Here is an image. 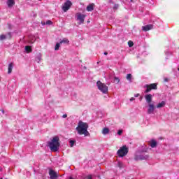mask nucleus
<instances>
[{"mask_svg":"<svg viewBox=\"0 0 179 179\" xmlns=\"http://www.w3.org/2000/svg\"><path fill=\"white\" fill-rule=\"evenodd\" d=\"M7 5L8 8H12L15 5V0H8Z\"/></svg>","mask_w":179,"mask_h":179,"instance_id":"nucleus-15","label":"nucleus"},{"mask_svg":"<svg viewBox=\"0 0 179 179\" xmlns=\"http://www.w3.org/2000/svg\"><path fill=\"white\" fill-rule=\"evenodd\" d=\"M117 135H119V136L122 135V130H118Z\"/></svg>","mask_w":179,"mask_h":179,"instance_id":"nucleus-30","label":"nucleus"},{"mask_svg":"<svg viewBox=\"0 0 179 179\" xmlns=\"http://www.w3.org/2000/svg\"><path fill=\"white\" fill-rule=\"evenodd\" d=\"M12 69H13V63H10L8 66V73H12Z\"/></svg>","mask_w":179,"mask_h":179,"instance_id":"nucleus-16","label":"nucleus"},{"mask_svg":"<svg viewBox=\"0 0 179 179\" xmlns=\"http://www.w3.org/2000/svg\"><path fill=\"white\" fill-rule=\"evenodd\" d=\"M2 113H3H3H5V111H4V110H2Z\"/></svg>","mask_w":179,"mask_h":179,"instance_id":"nucleus-38","label":"nucleus"},{"mask_svg":"<svg viewBox=\"0 0 179 179\" xmlns=\"http://www.w3.org/2000/svg\"><path fill=\"white\" fill-rule=\"evenodd\" d=\"M87 179H93V176L92 175H89L87 176Z\"/></svg>","mask_w":179,"mask_h":179,"instance_id":"nucleus-32","label":"nucleus"},{"mask_svg":"<svg viewBox=\"0 0 179 179\" xmlns=\"http://www.w3.org/2000/svg\"><path fill=\"white\" fill-rule=\"evenodd\" d=\"M64 43V44H69V40H68L67 38H63L61 41H60V44H62V43Z\"/></svg>","mask_w":179,"mask_h":179,"instance_id":"nucleus-22","label":"nucleus"},{"mask_svg":"<svg viewBox=\"0 0 179 179\" xmlns=\"http://www.w3.org/2000/svg\"><path fill=\"white\" fill-rule=\"evenodd\" d=\"M134 100H135V98H134V97H131V98L130 99V101H134Z\"/></svg>","mask_w":179,"mask_h":179,"instance_id":"nucleus-35","label":"nucleus"},{"mask_svg":"<svg viewBox=\"0 0 179 179\" xmlns=\"http://www.w3.org/2000/svg\"><path fill=\"white\" fill-rule=\"evenodd\" d=\"M165 54H166V57L171 55V53L170 52H165Z\"/></svg>","mask_w":179,"mask_h":179,"instance_id":"nucleus-31","label":"nucleus"},{"mask_svg":"<svg viewBox=\"0 0 179 179\" xmlns=\"http://www.w3.org/2000/svg\"><path fill=\"white\" fill-rule=\"evenodd\" d=\"M36 62H40V61H41V54H39L37 57H36Z\"/></svg>","mask_w":179,"mask_h":179,"instance_id":"nucleus-26","label":"nucleus"},{"mask_svg":"<svg viewBox=\"0 0 179 179\" xmlns=\"http://www.w3.org/2000/svg\"><path fill=\"white\" fill-rule=\"evenodd\" d=\"M145 99L148 104H150V103H152V99H153V96L150 94H148L145 96Z\"/></svg>","mask_w":179,"mask_h":179,"instance_id":"nucleus-11","label":"nucleus"},{"mask_svg":"<svg viewBox=\"0 0 179 179\" xmlns=\"http://www.w3.org/2000/svg\"><path fill=\"white\" fill-rule=\"evenodd\" d=\"M117 167H119V169H124V167H125V166L124 165V163H122L121 161H118L117 162Z\"/></svg>","mask_w":179,"mask_h":179,"instance_id":"nucleus-21","label":"nucleus"},{"mask_svg":"<svg viewBox=\"0 0 179 179\" xmlns=\"http://www.w3.org/2000/svg\"><path fill=\"white\" fill-rule=\"evenodd\" d=\"M76 142V141H73V140H71V141H69L71 148H73V146H74Z\"/></svg>","mask_w":179,"mask_h":179,"instance_id":"nucleus-27","label":"nucleus"},{"mask_svg":"<svg viewBox=\"0 0 179 179\" xmlns=\"http://www.w3.org/2000/svg\"><path fill=\"white\" fill-rule=\"evenodd\" d=\"M128 44H129V47H132L134 45V43L132 41H129Z\"/></svg>","mask_w":179,"mask_h":179,"instance_id":"nucleus-29","label":"nucleus"},{"mask_svg":"<svg viewBox=\"0 0 179 179\" xmlns=\"http://www.w3.org/2000/svg\"><path fill=\"white\" fill-rule=\"evenodd\" d=\"M155 113V105L148 103V114H153Z\"/></svg>","mask_w":179,"mask_h":179,"instance_id":"nucleus-9","label":"nucleus"},{"mask_svg":"<svg viewBox=\"0 0 179 179\" xmlns=\"http://www.w3.org/2000/svg\"><path fill=\"white\" fill-rule=\"evenodd\" d=\"M94 8L93 7V4H90L89 6H87V12H92Z\"/></svg>","mask_w":179,"mask_h":179,"instance_id":"nucleus-20","label":"nucleus"},{"mask_svg":"<svg viewBox=\"0 0 179 179\" xmlns=\"http://www.w3.org/2000/svg\"><path fill=\"white\" fill-rule=\"evenodd\" d=\"M103 54L104 55H107L108 53L107 52H105Z\"/></svg>","mask_w":179,"mask_h":179,"instance_id":"nucleus-36","label":"nucleus"},{"mask_svg":"<svg viewBox=\"0 0 179 179\" xmlns=\"http://www.w3.org/2000/svg\"><path fill=\"white\" fill-rule=\"evenodd\" d=\"M178 71H179V66H178Z\"/></svg>","mask_w":179,"mask_h":179,"instance_id":"nucleus-39","label":"nucleus"},{"mask_svg":"<svg viewBox=\"0 0 179 179\" xmlns=\"http://www.w3.org/2000/svg\"><path fill=\"white\" fill-rule=\"evenodd\" d=\"M43 24H52V22L51 20H48V21H46L45 23H44Z\"/></svg>","mask_w":179,"mask_h":179,"instance_id":"nucleus-28","label":"nucleus"},{"mask_svg":"<svg viewBox=\"0 0 179 179\" xmlns=\"http://www.w3.org/2000/svg\"><path fill=\"white\" fill-rule=\"evenodd\" d=\"M87 128H89V124L87 122H83L82 121L78 122V124L76 128V131H77L78 135H84L85 136H90V133L87 131Z\"/></svg>","mask_w":179,"mask_h":179,"instance_id":"nucleus-1","label":"nucleus"},{"mask_svg":"<svg viewBox=\"0 0 179 179\" xmlns=\"http://www.w3.org/2000/svg\"><path fill=\"white\" fill-rule=\"evenodd\" d=\"M120 78L115 76L114 77V83H115L116 85H118V83H120Z\"/></svg>","mask_w":179,"mask_h":179,"instance_id":"nucleus-23","label":"nucleus"},{"mask_svg":"<svg viewBox=\"0 0 179 179\" xmlns=\"http://www.w3.org/2000/svg\"><path fill=\"white\" fill-rule=\"evenodd\" d=\"M25 51L27 52H31V48L30 46H25Z\"/></svg>","mask_w":179,"mask_h":179,"instance_id":"nucleus-25","label":"nucleus"},{"mask_svg":"<svg viewBox=\"0 0 179 179\" xmlns=\"http://www.w3.org/2000/svg\"><path fill=\"white\" fill-rule=\"evenodd\" d=\"M146 88L145 93H149L151 90H157V83H152L150 85H145Z\"/></svg>","mask_w":179,"mask_h":179,"instance_id":"nucleus-7","label":"nucleus"},{"mask_svg":"<svg viewBox=\"0 0 179 179\" xmlns=\"http://www.w3.org/2000/svg\"><path fill=\"white\" fill-rule=\"evenodd\" d=\"M86 18V15L78 13L76 14V20L78 22V24H83L85 22V19Z\"/></svg>","mask_w":179,"mask_h":179,"instance_id":"nucleus-6","label":"nucleus"},{"mask_svg":"<svg viewBox=\"0 0 179 179\" xmlns=\"http://www.w3.org/2000/svg\"><path fill=\"white\" fill-rule=\"evenodd\" d=\"M96 86L99 90H100V92H101L104 94H106L108 92V87H107L106 84L101 83V81H98L96 83Z\"/></svg>","mask_w":179,"mask_h":179,"instance_id":"nucleus-4","label":"nucleus"},{"mask_svg":"<svg viewBox=\"0 0 179 179\" xmlns=\"http://www.w3.org/2000/svg\"><path fill=\"white\" fill-rule=\"evenodd\" d=\"M61 46V43L60 42L59 43H57L55 47V51H58V50H59V47Z\"/></svg>","mask_w":179,"mask_h":179,"instance_id":"nucleus-24","label":"nucleus"},{"mask_svg":"<svg viewBox=\"0 0 179 179\" xmlns=\"http://www.w3.org/2000/svg\"><path fill=\"white\" fill-rule=\"evenodd\" d=\"M49 175L50 176V179H57V178L58 177V176H57V173H55V171H54L53 170H50L49 171Z\"/></svg>","mask_w":179,"mask_h":179,"instance_id":"nucleus-13","label":"nucleus"},{"mask_svg":"<svg viewBox=\"0 0 179 179\" xmlns=\"http://www.w3.org/2000/svg\"><path fill=\"white\" fill-rule=\"evenodd\" d=\"M134 97H139V94H134Z\"/></svg>","mask_w":179,"mask_h":179,"instance_id":"nucleus-34","label":"nucleus"},{"mask_svg":"<svg viewBox=\"0 0 179 179\" xmlns=\"http://www.w3.org/2000/svg\"><path fill=\"white\" fill-rule=\"evenodd\" d=\"M150 146H151L152 148H156V146H157V142H156L155 140L151 141L150 143Z\"/></svg>","mask_w":179,"mask_h":179,"instance_id":"nucleus-18","label":"nucleus"},{"mask_svg":"<svg viewBox=\"0 0 179 179\" xmlns=\"http://www.w3.org/2000/svg\"><path fill=\"white\" fill-rule=\"evenodd\" d=\"M48 146L51 152H58L59 149V137H53L51 141L48 143Z\"/></svg>","mask_w":179,"mask_h":179,"instance_id":"nucleus-2","label":"nucleus"},{"mask_svg":"<svg viewBox=\"0 0 179 179\" xmlns=\"http://www.w3.org/2000/svg\"><path fill=\"white\" fill-rule=\"evenodd\" d=\"M66 117H68V115L66 114H64L62 115V118H66Z\"/></svg>","mask_w":179,"mask_h":179,"instance_id":"nucleus-33","label":"nucleus"},{"mask_svg":"<svg viewBox=\"0 0 179 179\" xmlns=\"http://www.w3.org/2000/svg\"><path fill=\"white\" fill-rule=\"evenodd\" d=\"M126 79L129 82V83H132V74L129 73L127 75Z\"/></svg>","mask_w":179,"mask_h":179,"instance_id":"nucleus-19","label":"nucleus"},{"mask_svg":"<svg viewBox=\"0 0 179 179\" xmlns=\"http://www.w3.org/2000/svg\"><path fill=\"white\" fill-rule=\"evenodd\" d=\"M149 155H146L143 151H138L134 155V160L138 162L139 160H148Z\"/></svg>","mask_w":179,"mask_h":179,"instance_id":"nucleus-3","label":"nucleus"},{"mask_svg":"<svg viewBox=\"0 0 179 179\" xmlns=\"http://www.w3.org/2000/svg\"><path fill=\"white\" fill-rule=\"evenodd\" d=\"M117 153L119 157H124V156H127V155H128V148L126 145H123L117 150Z\"/></svg>","mask_w":179,"mask_h":179,"instance_id":"nucleus-5","label":"nucleus"},{"mask_svg":"<svg viewBox=\"0 0 179 179\" xmlns=\"http://www.w3.org/2000/svg\"><path fill=\"white\" fill-rule=\"evenodd\" d=\"M12 37V34L10 32H8L7 35H0V41H2L3 40H6V38H10Z\"/></svg>","mask_w":179,"mask_h":179,"instance_id":"nucleus-10","label":"nucleus"},{"mask_svg":"<svg viewBox=\"0 0 179 179\" xmlns=\"http://www.w3.org/2000/svg\"><path fill=\"white\" fill-rule=\"evenodd\" d=\"M0 80H1V78H0Z\"/></svg>","mask_w":179,"mask_h":179,"instance_id":"nucleus-41","label":"nucleus"},{"mask_svg":"<svg viewBox=\"0 0 179 179\" xmlns=\"http://www.w3.org/2000/svg\"><path fill=\"white\" fill-rule=\"evenodd\" d=\"M71 6H72V2L69 0H67L62 6V9L64 12H68V10L71 9Z\"/></svg>","mask_w":179,"mask_h":179,"instance_id":"nucleus-8","label":"nucleus"},{"mask_svg":"<svg viewBox=\"0 0 179 179\" xmlns=\"http://www.w3.org/2000/svg\"><path fill=\"white\" fill-rule=\"evenodd\" d=\"M164 106H166V101H162L157 105L156 108H163Z\"/></svg>","mask_w":179,"mask_h":179,"instance_id":"nucleus-14","label":"nucleus"},{"mask_svg":"<svg viewBox=\"0 0 179 179\" xmlns=\"http://www.w3.org/2000/svg\"><path fill=\"white\" fill-rule=\"evenodd\" d=\"M152 29H153L152 24H148V25L142 27V30L143 31H149V30H152Z\"/></svg>","mask_w":179,"mask_h":179,"instance_id":"nucleus-12","label":"nucleus"},{"mask_svg":"<svg viewBox=\"0 0 179 179\" xmlns=\"http://www.w3.org/2000/svg\"><path fill=\"white\" fill-rule=\"evenodd\" d=\"M115 8H118V5H117V4H115Z\"/></svg>","mask_w":179,"mask_h":179,"instance_id":"nucleus-37","label":"nucleus"},{"mask_svg":"<svg viewBox=\"0 0 179 179\" xmlns=\"http://www.w3.org/2000/svg\"><path fill=\"white\" fill-rule=\"evenodd\" d=\"M103 135H108V134H110V129L105 127L102 130Z\"/></svg>","mask_w":179,"mask_h":179,"instance_id":"nucleus-17","label":"nucleus"},{"mask_svg":"<svg viewBox=\"0 0 179 179\" xmlns=\"http://www.w3.org/2000/svg\"><path fill=\"white\" fill-rule=\"evenodd\" d=\"M131 2H132V0H131Z\"/></svg>","mask_w":179,"mask_h":179,"instance_id":"nucleus-40","label":"nucleus"}]
</instances>
